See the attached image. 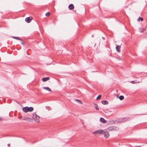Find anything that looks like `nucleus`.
<instances>
[{
	"instance_id": "1",
	"label": "nucleus",
	"mask_w": 147,
	"mask_h": 147,
	"mask_svg": "<svg viewBox=\"0 0 147 147\" xmlns=\"http://www.w3.org/2000/svg\"><path fill=\"white\" fill-rule=\"evenodd\" d=\"M33 109H34L32 107H26L23 108V111L25 113L28 111L31 112L33 110Z\"/></svg>"
},
{
	"instance_id": "2",
	"label": "nucleus",
	"mask_w": 147,
	"mask_h": 147,
	"mask_svg": "<svg viewBox=\"0 0 147 147\" xmlns=\"http://www.w3.org/2000/svg\"><path fill=\"white\" fill-rule=\"evenodd\" d=\"M32 118L35 121L38 122L39 121L40 117L37 115L35 113L32 114Z\"/></svg>"
},
{
	"instance_id": "3",
	"label": "nucleus",
	"mask_w": 147,
	"mask_h": 147,
	"mask_svg": "<svg viewBox=\"0 0 147 147\" xmlns=\"http://www.w3.org/2000/svg\"><path fill=\"white\" fill-rule=\"evenodd\" d=\"M108 131H112L113 130H117L119 129L118 128L115 126L109 127L107 128Z\"/></svg>"
},
{
	"instance_id": "4",
	"label": "nucleus",
	"mask_w": 147,
	"mask_h": 147,
	"mask_svg": "<svg viewBox=\"0 0 147 147\" xmlns=\"http://www.w3.org/2000/svg\"><path fill=\"white\" fill-rule=\"evenodd\" d=\"M129 118L128 117L121 118L119 119L118 121V122H124L128 120L129 119Z\"/></svg>"
},
{
	"instance_id": "5",
	"label": "nucleus",
	"mask_w": 147,
	"mask_h": 147,
	"mask_svg": "<svg viewBox=\"0 0 147 147\" xmlns=\"http://www.w3.org/2000/svg\"><path fill=\"white\" fill-rule=\"evenodd\" d=\"M102 134L104 135V137L106 138H107L109 136V133L107 131L105 132L103 131V132Z\"/></svg>"
},
{
	"instance_id": "6",
	"label": "nucleus",
	"mask_w": 147,
	"mask_h": 147,
	"mask_svg": "<svg viewBox=\"0 0 147 147\" xmlns=\"http://www.w3.org/2000/svg\"><path fill=\"white\" fill-rule=\"evenodd\" d=\"M103 132V130L102 129H99L97 130H96L94 132L93 134H102V133Z\"/></svg>"
},
{
	"instance_id": "7",
	"label": "nucleus",
	"mask_w": 147,
	"mask_h": 147,
	"mask_svg": "<svg viewBox=\"0 0 147 147\" xmlns=\"http://www.w3.org/2000/svg\"><path fill=\"white\" fill-rule=\"evenodd\" d=\"M32 19V17H28L26 18L25 19V21L27 23H29L31 21Z\"/></svg>"
},
{
	"instance_id": "8",
	"label": "nucleus",
	"mask_w": 147,
	"mask_h": 147,
	"mask_svg": "<svg viewBox=\"0 0 147 147\" xmlns=\"http://www.w3.org/2000/svg\"><path fill=\"white\" fill-rule=\"evenodd\" d=\"M74 6L73 4H70L69 5L68 7L69 9L70 10L73 9L74 8Z\"/></svg>"
},
{
	"instance_id": "9",
	"label": "nucleus",
	"mask_w": 147,
	"mask_h": 147,
	"mask_svg": "<svg viewBox=\"0 0 147 147\" xmlns=\"http://www.w3.org/2000/svg\"><path fill=\"white\" fill-rule=\"evenodd\" d=\"M121 48V47H120V46H119V45H117L116 47V49L117 50V51L118 52H120V49Z\"/></svg>"
},
{
	"instance_id": "10",
	"label": "nucleus",
	"mask_w": 147,
	"mask_h": 147,
	"mask_svg": "<svg viewBox=\"0 0 147 147\" xmlns=\"http://www.w3.org/2000/svg\"><path fill=\"white\" fill-rule=\"evenodd\" d=\"M49 79L50 78L49 77H46L43 78L42 79V81L45 82L49 80Z\"/></svg>"
},
{
	"instance_id": "11",
	"label": "nucleus",
	"mask_w": 147,
	"mask_h": 147,
	"mask_svg": "<svg viewBox=\"0 0 147 147\" xmlns=\"http://www.w3.org/2000/svg\"><path fill=\"white\" fill-rule=\"evenodd\" d=\"M100 122H102L103 123H105L106 122V120L104 118L102 117H101L100 119Z\"/></svg>"
},
{
	"instance_id": "12",
	"label": "nucleus",
	"mask_w": 147,
	"mask_h": 147,
	"mask_svg": "<svg viewBox=\"0 0 147 147\" xmlns=\"http://www.w3.org/2000/svg\"><path fill=\"white\" fill-rule=\"evenodd\" d=\"M103 105H107L108 104V102L107 100H102L101 101Z\"/></svg>"
},
{
	"instance_id": "13",
	"label": "nucleus",
	"mask_w": 147,
	"mask_h": 147,
	"mask_svg": "<svg viewBox=\"0 0 147 147\" xmlns=\"http://www.w3.org/2000/svg\"><path fill=\"white\" fill-rule=\"evenodd\" d=\"M23 119L24 120L28 121H29V120H30L31 119L28 117H24Z\"/></svg>"
},
{
	"instance_id": "14",
	"label": "nucleus",
	"mask_w": 147,
	"mask_h": 147,
	"mask_svg": "<svg viewBox=\"0 0 147 147\" xmlns=\"http://www.w3.org/2000/svg\"><path fill=\"white\" fill-rule=\"evenodd\" d=\"M43 88L44 89H46V90H48L49 92L52 91L51 89L48 87H44Z\"/></svg>"
},
{
	"instance_id": "15",
	"label": "nucleus",
	"mask_w": 147,
	"mask_h": 147,
	"mask_svg": "<svg viewBox=\"0 0 147 147\" xmlns=\"http://www.w3.org/2000/svg\"><path fill=\"white\" fill-rule=\"evenodd\" d=\"M12 38H13L14 39H15L17 40H20L21 41H22V40L21 39L20 37H15V36H12Z\"/></svg>"
},
{
	"instance_id": "16",
	"label": "nucleus",
	"mask_w": 147,
	"mask_h": 147,
	"mask_svg": "<svg viewBox=\"0 0 147 147\" xmlns=\"http://www.w3.org/2000/svg\"><path fill=\"white\" fill-rule=\"evenodd\" d=\"M94 105H95V108L97 110H99V108L98 107V106L97 104H94Z\"/></svg>"
},
{
	"instance_id": "17",
	"label": "nucleus",
	"mask_w": 147,
	"mask_h": 147,
	"mask_svg": "<svg viewBox=\"0 0 147 147\" xmlns=\"http://www.w3.org/2000/svg\"><path fill=\"white\" fill-rule=\"evenodd\" d=\"M77 102L79 103H80V104H82V102H81V101L80 100L76 99L75 100Z\"/></svg>"
},
{
	"instance_id": "18",
	"label": "nucleus",
	"mask_w": 147,
	"mask_h": 147,
	"mask_svg": "<svg viewBox=\"0 0 147 147\" xmlns=\"http://www.w3.org/2000/svg\"><path fill=\"white\" fill-rule=\"evenodd\" d=\"M124 98V97L123 96L121 95V96H120L119 97V99L121 100H123Z\"/></svg>"
},
{
	"instance_id": "19",
	"label": "nucleus",
	"mask_w": 147,
	"mask_h": 147,
	"mask_svg": "<svg viewBox=\"0 0 147 147\" xmlns=\"http://www.w3.org/2000/svg\"><path fill=\"white\" fill-rule=\"evenodd\" d=\"M140 20H141V21H142L143 20V19L142 18L139 17L138 20V21H139Z\"/></svg>"
},
{
	"instance_id": "20",
	"label": "nucleus",
	"mask_w": 147,
	"mask_h": 147,
	"mask_svg": "<svg viewBox=\"0 0 147 147\" xmlns=\"http://www.w3.org/2000/svg\"><path fill=\"white\" fill-rule=\"evenodd\" d=\"M101 95H98L96 98V100H98L101 97Z\"/></svg>"
},
{
	"instance_id": "21",
	"label": "nucleus",
	"mask_w": 147,
	"mask_h": 147,
	"mask_svg": "<svg viewBox=\"0 0 147 147\" xmlns=\"http://www.w3.org/2000/svg\"><path fill=\"white\" fill-rule=\"evenodd\" d=\"M49 15H50V13L49 12H47L45 14V15L46 16H49Z\"/></svg>"
},
{
	"instance_id": "22",
	"label": "nucleus",
	"mask_w": 147,
	"mask_h": 147,
	"mask_svg": "<svg viewBox=\"0 0 147 147\" xmlns=\"http://www.w3.org/2000/svg\"><path fill=\"white\" fill-rule=\"evenodd\" d=\"M0 121H2V120H3V118H0Z\"/></svg>"
},
{
	"instance_id": "23",
	"label": "nucleus",
	"mask_w": 147,
	"mask_h": 147,
	"mask_svg": "<svg viewBox=\"0 0 147 147\" xmlns=\"http://www.w3.org/2000/svg\"><path fill=\"white\" fill-rule=\"evenodd\" d=\"M102 38L103 39V40H105V38L104 37H102Z\"/></svg>"
},
{
	"instance_id": "24",
	"label": "nucleus",
	"mask_w": 147,
	"mask_h": 147,
	"mask_svg": "<svg viewBox=\"0 0 147 147\" xmlns=\"http://www.w3.org/2000/svg\"><path fill=\"white\" fill-rule=\"evenodd\" d=\"M131 83H134V81H131V82H130Z\"/></svg>"
},
{
	"instance_id": "25",
	"label": "nucleus",
	"mask_w": 147,
	"mask_h": 147,
	"mask_svg": "<svg viewBox=\"0 0 147 147\" xmlns=\"http://www.w3.org/2000/svg\"><path fill=\"white\" fill-rule=\"evenodd\" d=\"M22 44H23V45H24V43L23 42H22Z\"/></svg>"
},
{
	"instance_id": "26",
	"label": "nucleus",
	"mask_w": 147,
	"mask_h": 147,
	"mask_svg": "<svg viewBox=\"0 0 147 147\" xmlns=\"http://www.w3.org/2000/svg\"><path fill=\"white\" fill-rule=\"evenodd\" d=\"M9 145H10V144H8V146H9Z\"/></svg>"
}]
</instances>
